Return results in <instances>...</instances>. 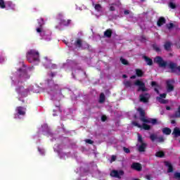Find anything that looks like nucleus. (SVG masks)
<instances>
[{"label":"nucleus","mask_w":180,"mask_h":180,"mask_svg":"<svg viewBox=\"0 0 180 180\" xmlns=\"http://www.w3.org/2000/svg\"><path fill=\"white\" fill-rule=\"evenodd\" d=\"M39 27H37V32L39 33L41 39L46 40V41H50L51 40V32L49 30H44L43 28V25H44V21L42 18L38 20Z\"/></svg>","instance_id":"f257e3e1"},{"label":"nucleus","mask_w":180,"mask_h":180,"mask_svg":"<svg viewBox=\"0 0 180 180\" xmlns=\"http://www.w3.org/2000/svg\"><path fill=\"white\" fill-rule=\"evenodd\" d=\"M154 63L158 64L160 67H169V68H176V63L171 62V61H165L162 60V58L160 56H157L154 59Z\"/></svg>","instance_id":"f03ea898"},{"label":"nucleus","mask_w":180,"mask_h":180,"mask_svg":"<svg viewBox=\"0 0 180 180\" xmlns=\"http://www.w3.org/2000/svg\"><path fill=\"white\" fill-rule=\"evenodd\" d=\"M27 58L30 63H33V61H39V51L34 49L28 51L27 53Z\"/></svg>","instance_id":"7ed1b4c3"},{"label":"nucleus","mask_w":180,"mask_h":180,"mask_svg":"<svg viewBox=\"0 0 180 180\" xmlns=\"http://www.w3.org/2000/svg\"><path fill=\"white\" fill-rule=\"evenodd\" d=\"M67 46H68V47H71L72 49H87L88 47V44H85V43H82V40H81L80 39H77L75 41V44L72 45V44L70 43H66Z\"/></svg>","instance_id":"20e7f679"},{"label":"nucleus","mask_w":180,"mask_h":180,"mask_svg":"<svg viewBox=\"0 0 180 180\" xmlns=\"http://www.w3.org/2000/svg\"><path fill=\"white\" fill-rule=\"evenodd\" d=\"M58 19L60 20V25L56 26V29H59V30H60L61 26H68L71 24V20H66L65 19L63 18V14H59L58 15Z\"/></svg>","instance_id":"39448f33"},{"label":"nucleus","mask_w":180,"mask_h":180,"mask_svg":"<svg viewBox=\"0 0 180 180\" xmlns=\"http://www.w3.org/2000/svg\"><path fill=\"white\" fill-rule=\"evenodd\" d=\"M16 92L18 94V95H20V96H22L23 98H26L27 96V94H29V88L25 89L23 86H18L15 89Z\"/></svg>","instance_id":"423d86ee"},{"label":"nucleus","mask_w":180,"mask_h":180,"mask_svg":"<svg viewBox=\"0 0 180 180\" xmlns=\"http://www.w3.org/2000/svg\"><path fill=\"white\" fill-rule=\"evenodd\" d=\"M138 111L139 112L140 114L139 120H141V122H143V123H150V120L146 117V111H144L143 108H138Z\"/></svg>","instance_id":"0eeeda50"},{"label":"nucleus","mask_w":180,"mask_h":180,"mask_svg":"<svg viewBox=\"0 0 180 180\" xmlns=\"http://www.w3.org/2000/svg\"><path fill=\"white\" fill-rule=\"evenodd\" d=\"M110 175L113 178H118V179H122V176L124 175V172L123 170H112L111 171Z\"/></svg>","instance_id":"6e6552de"},{"label":"nucleus","mask_w":180,"mask_h":180,"mask_svg":"<svg viewBox=\"0 0 180 180\" xmlns=\"http://www.w3.org/2000/svg\"><path fill=\"white\" fill-rule=\"evenodd\" d=\"M134 85L136 86H139L138 88V91H142V92H146L147 91V88H146V84L140 80H136L134 82Z\"/></svg>","instance_id":"1a4fd4ad"},{"label":"nucleus","mask_w":180,"mask_h":180,"mask_svg":"<svg viewBox=\"0 0 180 180\" xmlns=\"http://www.w3.org/2000/svg\"><path fill=\"white\" fill-rule=\"evenodd\" d=\"M150 97L151 96L150 94H141L139 95V101L140 102H143V103H148Z\"/></svg>","instance_id":"9d476101"},{"label":"nucleus","mask_w":180,"mask_h":180,"mask_svg":"<svg viewBox=\"0 0 180 180\" xmlns=\"http://www.w3.org/2000/svg\"><path fill=\"white\" fill-rule=\"evenodd\" d=\"M165 98H167V94L163 93L160 94V96L156 97V101H158L159 103H162V105H166V103H168V101L165 100Z\"/></svg>","instance_id":"9b49d317"},{"label":"nucleus","mask_w":180,"mask_h":180,"mask_svg":"<svg viewBox=\"0 0 180 180\" xmlns=\"http://www.w3.org/2000/svg\"><path fill=\"white\" fill-rule=\"evenodd\" d=\"M150 139L153 142H154L155 140H157L158 143H164L165 141L164 136L158 137V136L154 134H150Z\"/></svg>","instance_id":"f8f14e48"},{"label":"nucleus","mask_w":180,"mask_h":180,"mask_svg":"<svg viewBox=\"0 0 180 180\" xmlns=\"http://www.w3.org/2000/svg\"><path fill=\"white\" fill-rule=\"evenodd\" d=\"M6 6L10 7L11 9H13L15 8V5L12 4L11 1H7L5 3L4 0H0V8L2 9L5 8Z\"/></svg>","instance_id":"ddd939ff"},{"label":"nucleus","mask_w":180,"mask_h":180,"mask_svg":"<svg viewBox=\"0 0 180 180\" xmlns=\"http://www.w3.org/2000/svg\"><path fill=\"white\" fill-rule=\"evenodd\" d=\"M15 112L18 116H25L26 115V108L18 106L15 108Z\"/></svg>","instance_id":"4468645a"},{"label":"nucleus","mask_w":180,"mask_h":180,"mask_svg":"<svg viewBox=\"0 0 180 180\" xmlns=\"http://www.w3.org/2000/svg\"><path fill=\"white\" fill-rule=\"evenodd\" d=\"M172 84H174V80H172V79L167 80L166 85H167V92H172V91H174V85H172Z\"/></svg>","instance_id":"2eb2a0df"},{"label":"nucleus","mask_w":180,"mask_h":180,"mask_svg":"<svg viewBox=\"0 0 180 180\" xmlns=\"http://www.w3.org/2000/svg\"><path fill=\"white\" fill-rule=\"evenodd\" d=\"M131 169H134V171H138V172H140L143 169V167L141 166V164L139 162H133L131 165Z\"/></svg>","instance_id":"dca6fc26"},{"label":"nucleus","mask_w":180,"mask_h":180,"mask_svg":"<svg viewBox=\"0 0 180 180\" xmlns=\"http://www.w3.org/2000/svg\"><path fill=\"white\" fill-rule=\"evenodd\" d=\"M19 76L22 78H27V72L25 69H18Z\"/></svg>","instance_id":"f3484780"},{"label":"nucleus","mask_w":180,"mask_h":180,"mask_svg":"<svg viewBox=\"0 0 180 180\" xmlns=\"http://www.w3.org/2000/svg\"><path fill=\"white\" fill-rule=\"evenodd\" d=\"M165 165L168 167L167 172L171 173L174 172V167H172V164L169 162H165Z\"/></svg>","instance_id":"a211bd4d"},{"label":"nucleus","mask_w":180,"mask_h":180,"mask_svg":"<svg viewBox=\"0 0 180 180\" xmlns=\"http://www.w3.org/2000/svg\"><path fill=\"white\" fill-rule=\"evenodd\" d=\"M146 148H147V143H142L139 146V149L138 150H139V153H144V151H146Z\"/></svg>","instance_id":"6ab92c4d"},{"label":"nucleus","mask_w":180,"mask_h":180,"mask_svg":"<svg viewBox=\"0 0 180 180\" xmlns=\"http://www.w3.org/2000/svg\"><path fill=\"white\" fill-rule=\"evenodd\" d=\"M93 6H94V9L97 11L99 12L100 15H102V6H101L100 4H93Z\"/></svg>","instance_id":"aec40b11"},{"label":"nucleus","mask_w":180,"mask_h":180,"mask_svg":"<svg viewBox=\"0 0 180 180\" xmlns=\"http://www.w3.org/2000/svg\"><path fill=\"white\" fill-rule=\"evenodd\" d=\"M179 69L180 68H169L168 72L175 74V75H179Z\"/></svg>","instance_id":"412c9836"},{"label":"nucleus","mask_w":180,"mask_h":180,"mask_svg":"<svg viewBox=\"0 0 180 180\" xmlns=\"http://www.w3.org/2000/svg\"><path fill=\"white\" fill-rule=\"evenodd\" d=\"M172 134L174 137H180V129L178 127H175L173 130Z\"/></svg>","instance_id":"4be33fe9"},{"label":"nucleus","mask_w":180,"mask_h":180,"mask_svg":"<svg viewBox=\"0 0 180 180\" xmlns=\"http://www.w3.org/2000/svg\"><path fill=\"white\" fill-rule=\"evenodd\" d=\"M143 60L148 65H153V60L147 56H143Z\"/></svg>","instance_id":"5701e85b"},{"label":"nucleus","mask_w":180,"mask_h":180,"mask_svg":"<svg viewBox=\"0 0 180 180\" xmlns=\"http://www.w3.org/2000/svg\"><path fill=\"white\" fill-rule=\"evenodd\" d=\"M123 84L126 88H131L133 86V83L129 80L124 81Z\"/></svg>","instance_id":"b1692460"},{"label":"nucleus","mask_w":180,"mask_h":180,"mask_svg":"<svg viewBox=\"0 0 180 180\" xmlns=\"http://www.w3.org/2000/svg\"><path fill=\"white\" fill-rule=\"evenodd\" d=\"M165 23V18H159L157 24H158V26L160 27V26H162V25H164Z\"/></svg>","instance_id":"393cba45"},{"label":"nucleus","mask_w":180,"mask_h":180,"mask_svg":"<svg viewBox=\"0 0 180 180\" xmlns=\"http://www.w3.org/2000/svg\"><path fill=\"white\" fill-rule=\"evenodd\" d=\"M155 157H158L159 158H162L163 157H165V153L163 151L156 152Z\"/></svg>","instance_id":"a878e982"},{"label":"nucleus","mask_w":180,"mask_h":180,"mask_svg":"<svg viewBox=\"0 0 180 180\" xmlns=\"http://www.w3.org/2000/svg\"><path fill=\"white\" fill-rule=\"evenodd\" d=\"M43 63L46 64V65H49V64H51V60L47 58V56H45L43 59Z\"/></svg>","instance_id":"bb28decb"},{"label":"nucleus","mask_w":180,"mask_h":180,"mask_svg":"<svg viewBox=\"0 0 180 180\" xmlns=\"http://www.w3.org/2000/svg\"><path fill=\"white\" fill-rule=\"evenodd\" d=\"M171 129L168 127L164 128L162 129V132L164 133V134H167V136H169V134H171Z\"/></svg>","instance_id":"cd10ccee"},{"label":"nucleus","mask_w":180,"mask_h":180,"mask_svg":"<svg viewBox=\"0 0 180 180\" xmlns=\"http://www.w3.org/2000/svg\"><path fill=\"white\" fill-rule=\"evenodd\" d=\"M105 101V94L103 93H101L100 94L99 103H103Z\"/></svg>","instance_id":"c85d7f7f"},{"label":"nucleus","mask_w":180,"mask_h":180,"mask_svg":"<svg viewBox=\"0 0 180 180\" xmlns=\"http://www.w3.org/2000/svg\"><path fill=\"white\" fill-rule=\"evenodd\" d=\"M141 126V129H143V130H150L151 129V127L147 124L146 122H143V124Z\"/></svg>","instance_id":"c756f323"},{"label":"nucleus","mask_w":180,"mask_h":180,"mask_svg":"<svg viewBox=\"0 0 180 180\" xmlns=\"http://www.w3.org/2000/svg\"><path fill=\"white\" fill-rule=\"evenodd\" d=\"M173 117H176V118L180 117V105L179 106L177 111L175 112Z\"/></svg>","instance_id":"7c9ffc66"},{"label":"nucleus","mask_w":180,"mask_h":180,"mask_svg":"<svg viewBox=\"0 0 180 180\" xmlns=\"http://www.w3.org/2000/svg\"><path fill=\"white\" fill-rule=\"evenodd\" d=\"M173 117H176V118L180 117V105L179 106L177 111L175 112Z\"/></svg>","instance_id":"2f4dec72"},{"label":"nucleus","mask_w":180,"mask_h":180,"mask_svg":"<svg viewBox=\"0 0 180 180\" xmlns=\"http://www.w3.org/2000/svg\"><path fill=\"white\" fill-rule=\"evenodd\" d=\"M174 179L176 180H180V172H174Z\"/></svg>","instance_id":"473e14b6"},{"label":"nucleus","mask_w":180,"mask_h":180,"mask_svg":"<svg viewBox=\"0 0 180 180\" xmlns=\"http://www.w3.org/2000/svg\"><path fill=\"white\" fill-rule=\"evenodd\" d=\"M104 35L106 37H110V36H112V31L110 30H108L104 32Z\"/></svg>","instance_id":"72a5a7b5"},{"label":"nucleus","mask_w":180,"mask_h":180,"mask_svg":"<svg viewBox=\"0 0 180 180\" xmlns=\"http://www.w3.org/2000/svg\"><path fill=\"white\" fill-rule=\"evenodd\" d=\"M120 61H121L122 64H124V65H129V61H127V60L124 59V58H120Z\"/></svg>","instance_id":"f704fd0d"},{"label":"nucleus","mask_w":180,"mask_h":180,"mask_svg":"<svg viewBox=\"0 0 180 180\" xmlns=\"http://www.w3.org/2000/svg\"><path fill=\"white\" fill-rule=\"evenodd\" d=\"M137 77H143V71L140 69H136V70Z\"/></svg>","instance_id":"c9c22d12"},{"label":"nucleus","mask_w":180,"mask_h":180,"mask_svg":"<svg viewBox=\"0 0 180 180\" xmlns=\"http://www.w3.org/2000/svg\"><path fill=\"white\" fill-rule=\"evenodd\" d=\"M148 120H150V123H152V124H158V121L157 120V119H148Z\"/></svg>","instance_id":"e433bc0d"},{"label":"nucleus","mask_w":180,"mask_h":180,"mask_svg":"<svg viewBox=\"0 0 180 180\" xmlns=\"http://www.w3.org/2000/svg\"><path fill=\"white\" fill-rule=\"evenodd\" d=\"M170 47H171V43L167 42V43L165 44V50H169Z\"/></svg>","instance_id":"4c0bfd02"},{"label":"nucleus","mask_w":180,"mask_h":180,"mask_svg":"<svg viewBox=\"0 0 180 180\" xmlns=\"http://www.w3.org/2000/svg\"><path fill=\"white\" fill-rule=\"evenodd\" d=\"M123 151L126 153V154H130V149L126 147L122 148Z\"/></svg>","instance_id":"58836bf2"},{"label":"nucleus","mask_w":180,"mask_h":180,"mask_svg":"<svg viewBox=\"0 0 180 180\" xmlns=\"http://www.w3.org/2000/svg\"><path fill=\"white\" fill-rule=\"evenodd\" d=\"M6 60V56H1L0 57V64H2V63H5Z\"/></svg>","instance_id":"ea45409f"},{"label":"nucleus","mask_w":180,"mask_h":180,"mask_svg":"<svg viewBox=\"0 0 180 180\" xmlns=\"http://www.w3.org/2000/svg\"><path fill=\"white\" fill-rule=\"evenodd\" d=\"M133 124L134 126L139 127V129H141L143 127V126H141V124H139L137 122H134Z\"/></svg>","instance_id":"a19ab883"},{"label":"nucleus","mask_w":180,"mask_h":180,"mask_svg":"<svg viewBox=\"0 0 180 180\" xmlns=\"http://www.w3.org/2000/svg\"><path fill=\"white\" fill-rule=\"evenodd\" d=\"M138 141L139 143H141V144H143V136H141V135H139L138 136Z\"/></svg>","instance_id":"79ce46f5"},{"label":"nucleus","mask_w":180,"mask_h":180,"mask_svg":"<svg viewBox=\"0 0 180 180\" xmlns=\"http://www.w3.org/2000/svg\"><path fill=\"white\" fill-rule=\"evenodd\" d=\"M169 8H171L172 9H175V4H174L173 2H170L169 4Z\"/></svg>","instance_id":"37998d69"},{"label":"nucleus","mask_w":180,"mask_h":180,"mask_svg":"<svg viewBox=\"0 0 180 180\" xmlns=\"http://www.w3.org/2000/svg\"><path fill=\"white\" fill-rule=\"evenodd\" d=\"M56 75H57V72H51V73H49V76H51V78H54Z\"/></svg>","instance_id":"c03bdc74"},{"label":"nucleus","mask_w":180,"mask_h":180,"mask_svg":"<svg viewBox=\"0 0 180 180\" xmlns=\"http://www.w3.org/2000/svg\"><path fill=\"white\" fill-rule=\"evenodd\" d=\"M107 120H108V117H106V115H102L101 117L102 122H106Z\"/></svg>","instance_id":"a18cd8bd"},{"label":"nucleus","mask_w":180,"mask_h":180,"mask_svg":"<svg viewBox=\"0 0 180 180\" xmlns=\"http://www.w3.org/2000/svg\"><path fill=\"white\" fill-rule=\"evenodd\" d=\"M85 142L87 143L88 144H94V141L91 139H86Z\"/></svg>","instance_id":"49530a36"},{"label":"nucleus","mask_w":180,"mask_h":180,"mask_svg":"<svg viewBox=\"0 0 180 180\" xmlns=\"http://www.w3.org/2000/svg\"><path fill=\"white\" fill-rule=\"evenodd\" d=\"M167 27L169 29H172V27H174V24L169 23L167 25Z\"/></svg>","instance_id":"de8ad7c7"},{"label":"nucleus","mask_w":180,"mask_h":180,"mask_svg":"<svg viewBox=\"0 0 180 180\" xmlns=\"http://www.w3.org/2000/svg\"><path fill=\"white\" fill-rule=\"evenodd\" d=\"M151 86H158L157 82H151Z\"/></svg>","instance_id":"09e8293b"},{"label":"nucleus","mask_w":180,"mask_h":180,"mask_svg":"<svg viewBox=\"0 0 180 180\" xmlns=\"http://www.w3.org/2000/svg\"><path fill=\"white\" fill-rule=\"evenodd\" d=\"M110 11H115V6L113 4L110 6Z\"/></svg>","instance_id":"8fccbe9b"},{"label":"nucleus","mask_w":180,"mask_h":180,"mask_svg":"<svg viewBox=\"0 0 180 180\" xmlns=\"http://www.w3.org/2000/svg\"><path fill=\"white\" fill-rule=\"evenodd\" d=\"M111 161H112V162L116 161V157H115V155H112V156L111 157Z\"/></svg>","instance_id":"3c124183"},{"label":"nucleus","mask_w":180,"mask_h":180,"mask_svg":"<svg viewBox=\"0 0 180 180\" xmlns=\"http://www.w3.org/2000/svg\"><path fill=\"white\" fill-rule=\"evenodd\" d=\"M154 91H155L158 94H160V91H159L157 88H155V89H154Z\"/></svg>","instance_id":"603ef678"},{"label":"nucleus","mask_w":180,"mask_h":180,"mask_svg":"<svg viewBox=\"0 0 180 180\" xmlns=\"http://www.w3.org/2000/svg\"><path fill=\"white\" fill-rule=\"evenodd\" d=\"M175 123H176V122L175 121V120H171V124H175Z\"/></svg>","instance_id":"864d4df0"},{"label":"nucleus","mask_w":180,"mask_h":180,"mask_svg":"<svg viewBox=\"0 0 180 180\" xmlns=\"http://www.w3.org/2000/svg\"><path fill=\"white\" fill-rule=\"evenodd\" d=\"M154 49L156 51H160V48H158V46H154Z\"/></svg>","instance_id":"5fc2aeb1"},{"label":"nucleus","mask_w":180,"mask_h":180,"mask_svg":"<svg viewBox=\"0 0 180 180\" xmlns=\"http://www.w3.org/2000/svg\"><path fill=\"white\" fill-rule=\"evenodd\" d=\"M20 64L22 65V68H26V65H25V63H20Z\"/></svg>","instance_id":"6e6d98bb"},{"label":"nucleus","mask_w":180,"mask_h":180,"mask_svg":"<svg viewBox=\"0 0 180 180\" xmlns=\"http://www.w3.org/2000/svg\"><path fill=\"white\" fill-rule=\"evenodd\" d=\"M129 13H130V11H124L125 15H129Z\"/></svg>","instance_id":"4d7b16f0"},{"label":"nucleus","mask_w":180,"mask_h":180,"mask_svg":"<svg viewBox=\"0 0 180 180\" xmlns=\"http://www.w3.org/2000/svg\"><path fill=\"white\" fill-rule=\"evenodd\" d=\"M51 67H52V68H56V67H57V65H56V64H52Z\"/></svg>","instance_id":"13d9d810"},{"label":"nucleus","mask_w":180,"mask_h":180,"mask_svg":"<svg viewBox=\"0 0 180 180\" xmlns=\"http://www.w3.org/2000/svg\"><path fill=\"white\" fill-rule=\"evenodd\" d=\"M130 78H131V79H135L136 75H132Z\"/></svg>","instance_id":"bf43d9fd"},{"label":"nucleus","mask_w":180,"mask_h":180,"mask_svg":"<svg viewBox=\"0 0 180 180\" xmlns=\"http://www.w3.org/2000/svg\"><path fill=\"white\" fill-rule=\"evenodd\" d=\"M166 110H171V107L167 106V107H166Z\"/></svg>","instance_id":"052dcab7"},{"label":"nucleus","mask_w":180,"mask_h":180,"mask_svg":"<svg viewBox=\"0 0 180 180\" xmlns=\"http://www.w3.org/2000/svg\"><path fill=\"white\" fill-rule=\"evenodd\" d=\"M122 78H127V76L126 75H123Z\"/></svg>","instance_id":"680f3d73"},{"label":"nucleus","mask_w":180,"mask_h":180,"mask_svg":"<svg viewBox=\"0 0 180 180\" xmlns=\"http://www.w3.org/2000/svg\"><path fill=\"white\" fill-rule=\"evenodd\" d=\"M141 1V2H144V0H140Z\"/></svg>","instance_id":"e2e57ef3"},{"label":"nucleus","mask_w":180,"mask_h":180,"mask_svg":"<svg viewBox=\"0 0 180 180\" xmlns=\"http://www.w3.org/2000/svg\"><path fill=\"white\" fill-rule=\"evenodd\" d=\"M38 151H41V150H40V148H38Z\"/></svg>","instance_id":"0e129e2a"},{"label":"nucleus","mask_w":180,"mask_h":180,"mask_svg":"<svg viewBox=\"0 0 180 180\" xmlns=\"http://www.w3.org/2000/svg\"><path fill=\"white\" fill-rule=\"evenodd\" d=\"M22 102L25 103V100H22Z\"/></svg>","instance_id":"69168bd1"}]
</instances>
